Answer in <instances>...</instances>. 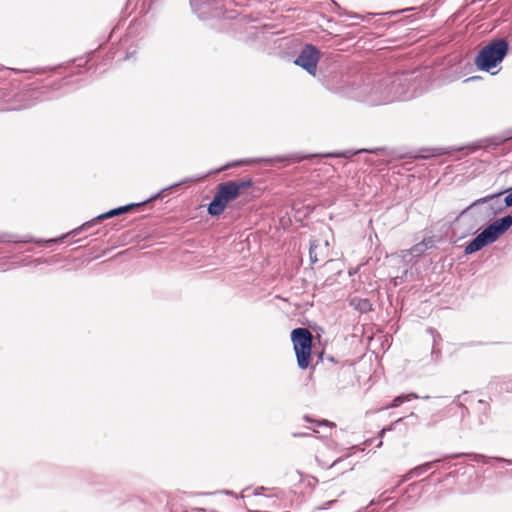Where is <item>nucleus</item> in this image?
I'll return each instance as SVG.
<instances>
[{"instance_id": "nucleus-31", "label": "nucleus", "mask_w": 512, "mask_h": 512, "mask_svg": "<svg viewBox=\"0 0 512 512\" xmlns=\"http://www.w3.org/2000/svg\"><path fill=\"white\" fill-rule=\"evenodd\" d=\"M376 14L374 13H368L366 16L362 17L361 15L357 13L349 14L350 18H356V19H362V20H369L370 18L374 17Z\"/></svg>"}, {"instance_id": "nucleus-2", "label": "nucleus", "mask_w": 512, "mask_h": 512, "mask_svg": "<svg viewBox=\"0 0 512 512\" xmlns=\"http://www.w3.org/2000/svg\"><path fill=\"white\" fill-rule=\"evenodd\" d=\"M432 70L429 67L415 68L385 77L387 104L395 101H407L422 95L431 85Z\"/></svg>"}, {"instance_id": "nucleus-17", "label": "nucleus", "mask_w": 512, "mask_h": 512, "mask_svg": "<svg viewBox=\"0 0 512 512\" xmlns=\"http://www.w3.org/2000/svg\"><path fill=\"white\" fill-rule=\"evenodd\" d=\"M349 306L358 311L361 314L372 311V303L367 298L352 297L349 300Z\"/></svg>"}, {"instance_id": "nucleus-34", "label": "nucleus", "mask_w": 512, "mask_h": 512, "mask_svg": "<svg viewBox=\"0 0 512 512\" xmlns=\"http://www.w3.org/2000/svg\"><path fill=\"white\" fill-rule=\"evenodd\" d=\"M385 494V492L379 497L378 500H375V499H372L370 502H369V506H373L375 504H380V503H384L388 500V498H384L383 495Z\"/></svg>"}, {"instance_id": "nucleus-43", "label": "nucleus", "mask_w": 512, "mask_h": 512, "mask_svg": "<svg viewBox=\"0 0 512 512\" xmlns=\"http://www.w3.org/2000/svg\"><path fill=\"white\" fill-rule=\"evenodd\" d=\"M93 54H94V51H90L88 55L91 56Z\"/></svg>"}, {"instance_id": "nucleus-6", "label": "nucleus", "mask_w": 512, "mask_h": 512, "mask_svg": "<svg viewBox=\"0 0 512 512\" xmlns=\"http://www.w3.org/2000/svg\"><path fill=\"white\" fill-rule=\"evenodd\" d=\"M512 227V216L505 215L486 226L473 239L465 243L464 254H474L497 241Z\"/></svg>"}, {"instance_id": "nucleus-37", "label": "nucleus", "mask_w": 512, "mask_h": 512, "mask_svg": "<svg viewBox=\"0 0 512 512\" xmlns=\"http://www.w3.org/2000/svg\"><path fill=\"white\" fill-rule=\"evenodd\" d=\"M132 31H133V27L130 26L125 40H123L121 43L122 46H124L128 42V37L132 34Z\"/></svg>"}, {"instance_id": "nucleus-45", "label": "nucleus", "mask_w": 512, "mask_h": 512, "mask_svg": "<svg viewBox=\"0 0 512 512\" xmlns=\"http://www.w3.org/2000/svg\"><path fill=\"white\" fill-rule=\"evenodd\" d=\"M157 1H158V0H151V2H152V3H155V2H157Z\"/></svg>"}, {"instance_id": "nucleus-1", "label": "nucleus", "mask_w": 512, "mask_h": 512, "mask_svg": "<svg viewBox=\"0 0 512 512\" xmlns=\"http://www.w3.org/2000/svg\"><path fill=\"white\" fill-rule=\"evenodd\" d=\"M89 61L87 57H79L73 60L77 69L76 74H81V68ZM75 72L71 71L68 75L57 80H36L30 83L27 89L16 90L7 87V84L0 86V111H16L27 109L37 102L47 101L60 97L67 92L69 85L78 82L74 80Z\"/></svg>"}, {"instance_id": "nucleus-12", "label": "nucleus", "mask_w": 512, "mask_h": 512, "mask_svg": "<svg viewBox=\"0 0 512 512\" xmlns=\"http://www.w3.org/2000/svg\"><path fill=\"white\" fill-rule=\"evenodd\" d=\"M193 12L202 20L212 18H233L223 7L220 0H189Z\"/></svg>"}, {"instance_id": "nucleus-21", "label": "nucleus", "mask_w": 512, "mask_h": 512, "mask_svg": "<svg viewBox=\"0 0 512 512\" xmlns=\"http://www.w3.org/2000/svg\"><path fill=\"white\" fill-rule=\"evenodd\" d=\"M511 135H512V129L507 130L505 132L504 137H493V138L489 139L488 141H489L490 145L500 146V145L504 144L505 142L512 140V138H510Z\"/></svg>"}, {"instance_id": "nucleus-16", "label": "nucleus", "mask_w": 512, "mask_h": 512, "mask_svg": "<svg viewBox=\"0 0 512 512\" xmlns=\"http://www.w3.org/2000/svg\"><path fill=\"white\" fill-rule=\"evenodd\" d=\"M420 396L414 392L407 393V394H400L391 401L390 404L386 405L384 409H390V408H397L401 406L402 404L411 401L412 399H419ZM421 399L427 400L430 399V396H422Z\"/></svg>"}, {"instance_id": "nucleus-29", "label": "nucleus", "mask_w": 512, "mask_h": 512, "mask_svg": "<svg viewBox=\"0 0 512 512\" xmlns=\"http://www.w3.org/2000/svg\"><path fill=\"white\" fill-rule=\"evenodd\" d=\"M416 473L414 472L413 468L410 469L405 475H403L402 479L399 481V484H402L408 480H410L413 477H416Z\"/></svg>"}, {"instance_id": "nucleus-20", "label": "nucleus", "mask_w": 512, "mask_h": 512, "mask_svg": "<svg viewBox=\"0 0 512 512\" xmlns=\"http://www.w3.org/2000/svg\"><path fill=\"white\" fill-rule=\"evenodd\" d=\"M233 182V186H237L238 193H241V190L247 189L253 186V180L251 177H244L240 180H231Z\"/></svg>"}, {"instance_id": "nucleus-7", "label": "nucleus", "mask_w": 512, "mask_h": 512, "mask_svg": "<svg viewBox=\"0 0 512 512\" xmlns=\"http://www.w3.org/2000/svg\"><path fill=\"white\" fill-rule=\"evenodd\" d=\"M502 196L503 192L498 191L474 200L469 206H467L459 213L457 219L463 217L469 212H472L483 216V220H491L498 214L502 213L505 209H507L505 206L504 198Z\"/></svg>"}, {"instance_id": "nucleus-33", "label": "nucleus", "mask_w": 512, "mask_h": 512, "mask_svg": "<svg viewBox=\"0 0 512 512\" xmlns=\"http://www.w3.org/2000/svg\"><path fill=\"white\" fill-rule=\"evenodd\" d=\"M337 500H330V501H327L325 502L323 505L321 506H318L316 509L317 510H326L328 508H330L334 503H336Z\"/></svg>"}, {"instance_id": "nucleus-18", "label": "nucleus", "mask_w": 512, "mask_h": 512, "mask_svg": "<svg viewBox=\"0 0 512 512\" xmlns=\"http://www.w3.org/2000/svg\"><path fill=\"white\" fill-rule=\"evenodd\" d=\"M471 457H472V460L476 463L492 464L493 462H495V463H505L507 465H512V459H506L503 457L486 456L483 454H472Z\"/></svg>"}, {"instance_id": "nucleus-38", "label": "nucleus", "mask_w": 512, "mask_h": 512, "mask_svg": "<svg viewBox=\"0 0 512 512\" xmlns=\"http://www.w3.org/2000/svg\"><path fill=\"white\" fill-rule=\"evenodd\" d=\"M457 473V470L453 471V472H450L448 474L445 475L444 479L443 480H446L448 479L449 477H454Z\"/></svg>"}, {"instance_id": "nucleus-42", "label": "nucleus", "mask_w": 512, "mask_h": 512, "mask_svg": "<svg viewBox=\"0 0 512 512\" xmlns=\"http://www.w3.org/2000/svg\"><path fill=\"white\" fill-rule=\"evenodd\" d=\"M368 507L369 505L367 507L359 509L358 512H368Z\"/></svg>"}, {"instance_id": "nucleus-25", "label": "nucleus", "mask_w": 512, "mask_h": 512, "mask_svg": "<svg viewBox=\"0 0 512 512\" xmlns=\"http://www.w3.org/2000/svg\"><path fill=\"white\" fill-rule=\"evenodd\" d=\"M500 191L503 192L505 206L507 208L512 207V186Z\"/></svg>"}, {"instance_id": "nucleus-32", "label": "nucleus", "mask_w": 512, "mask_h": 512, "mask_svg": "<svg viewBox=\"0 0 512 512\" xmlns=\"http://www.w3.org/2000/svg\"><path fill=\"white\" fill-rule=\"evenodd\" d=\"M480 148L479 145H476V144H471V145H467L465 147H461L458 149V151H462V150H468L469 153L471 152H475L477 151L478 149Z\"/></svg>"}, {"instance_id": "nucleus-14", "label": "nucleus", "mask_w": 512, "mask_h": 512, "mask_svg": "<svg viewBox=\"0 0 512 512\" xmlns=\"http://www.w3.org/2000/svg\"><path fill=\"white\" fill-rule=\"evenodd\" d=\"M464 454H451L446 455L442 458H438L432 461L425 462L421 465H418L413 468L414 472L416 473V477L421 476L422 474L426 473L427 471L431 469H450L452 467L451 461L463 456Z\"/></svg>"}, {"instance_id": "nucleus-36", "label": "nucleus", "mask_w": 512, "mask_h": 512, "mask_svg": "<svg viewBox=\"0 0 512 512\" xmlns=\"http://www.w3.org/2000/svg\"><path fill=\"white\" fill-rule=\"evenodd\" d=\"M316 423H317L318 426H323V425H325V426H328V425L334 426L335 425L334 423L329 422L328 420H319Z\"/></svg>"}, {"instance_id": "nucleus-35", "label": "nucleus", "mask_w": 512, "mask_h": 512, "mask_svg": "<svg viewBox=\"0 0 512 512\" xmlns=\"http://www.w3.org/2000/svg\"><path fill=\"white\" fill-rule=\"evenodd\" d=\"M423 241H426L425 250L432 248L434 246V241L432 238L424 239Z\"/></svg>"}, {"instance_id": "nucleus-15", "label": "nucleus", "mask_w": 512, "mask_h": 512, "mask_svg": "<svg viewBox=\"0 0 512 512\" xmlns=\"http://www.w3.org/2000/svg\"><path fill=\"white\" fill-rule=\"evenodd\" d=\"M426 480L427 479H422L420 481L409 484L402 496L403 502L410 505L415 504L421 498L423 491L422 483Z\"/></svg>"}, {"instance_id": "nucleus-41", "label": "nucleus", "mask_w": 512, "mask_h": 512, "mask_svg": "<svg viewBox=\"0 0 512 512\" xmlns=\"http://www.w3.org/2000/svg\"><path fill=\"white\" fill-rule=\"evenodd\" d=\"M304 420H305L306 422H314V421L310 418V416H308V415H305V416H304Z\"/></svg>"}, {"instance_id": "nucleus-23", "label": "nucleus", "mask_w": 512, "mask_h": 512, "mask_svg": "<svg viewBox=\"0 0 512 512\" xmlns=\"http://www.w3.org/2000/svg\"><path fill=\"white\" fill-rule=\"evenodd\" d=\"M268 490H269V491H273V493H272V494H270V495H268V496H267L268 498H273V497L278 498V497H279V494L281 493V492L277 491V489H275V488L270 489V488H266V487H264V486H259V487H257V488L254 490V493H253V494H254L255 496H262V495H263V492H264V491H268Z\"/></svg>"}, {"instance_id": "nucleus-40", "label": "nucleus", "mask_w": 512, "mask_h": 512, "mask_svg": "<svg viewBox=\"0 0 512 512\" xmlns=\"http://www.w3.org/2000/svg\"><path fill=\"white\" fill-rule=\"evenodd\" d=\"M341 461H342V458H338V459H336V460H335V461L330 465V467H334V466H336V465H337L339 462H341Z\"/></svg>"}, {"instance_id": "nucleus-4", "label": "nucleus", "mask_w": 512, "mask_h": 512, "mask_svg": "<svg viewBox=\"0 0 512 512\" xmlns=\"http://www.w3.org/2000/svg\"><path fill=\"white\" fill-rule=\"evenodd\" d=\"M246 162H247L246 160H237V161L229 162V163L225 164L224 166H222L221 168L213 171V173H218V172H221V171H225L227 169L239 166V165H241L243 163H246ZM210 174H212V172H210ZM208 175H209V173L205 174V175H202L200 177H197V178H185V179H183L182 181H180L178 183H175L173 185H170V186H167V187L161 189L159 192H157L156 194L152 195L151 197H149L148 199H146L143 202H140V203H130V204H126V205H123V206H119V207L110 209L109 211L104 212V213L94 217L93 219H91L89 221H86L85 223H83L79 227L71 230L67 234H63L62 236H60L58 238L47 240L46 243H62L63 240L65 238H67L68 236L75 237V236H77L78 234H80L83 231H88L91 227H93L94 225L100 223L103 220L110 219V218H113V217L120 216V215H123L125 213H128V212L134 210L138 206L144 205L146 203L152 202V201L160 198V196L163 195L167 191H170V190H172V189H174V188H176V187H178V186H180L182 184H185V183L202 180V179H204Z\"/></svg>"}, {"instance_id": "nucleus-5", "label": "nucleus", "mask_w": 512, "mask_h": 512, "mask_svg": "<svg viewBox=\"0 0 512 512\" xmlns=\"http://www.w3.org/2000/svg\"><path fill=\"white\" fill-rule=\"evenodd\" d=\"M508 52V40L505 38H496L489 41L478 51L474 63L478 70L495 75L498 73L499 69L496 71H493V69L502 63Z\"/></svg>"}, {"instance_id": "nucleus-30", "label": "nucleus", "mask_w": 512, "mask_h": 512, "mask_svg": "<svg viewBox=\"0 0 512 512\" xmlns=\"http://www.w3.org/2000/svg\"><path fill=\"white\" fill-rule=\"evenodd\" d=\"M414 9H415L414 7H410V8L401 9V10L388 11V12L383 13V15L394 16V15H398V14L404 13L406 11H412Z\"/></svg>"}, {"instance_id": "nucleus-39", "label": "nucleus", "mask_w": 512, "mask_h": 512, "mask_svg": "<svg viewBox=\"0 0 512 512\" xmlns=\"http://www.w3.org/2000/svg\"><path fill=\"white\" fill-rule=\"evenodd\" d=\"M294 437H305V436H309L308 433H294L293 434Z\"/></svg>"}, {"instance_id": "nucleus-24", "label": "nucleus", "mask_w": 512, "mask_h": 512, "mask_svg": "<svg viewBox=\"0 0 512 512\" xmlns=\"http://www.w3.org/2000/svg\"><path fill=\"white\" fill-rule=\"evenodd\" d=\"M478 410L483 414L480 418L481 424L484 423V419L488 418V410H489V404L485 400H479L478 401Z\"/></svg>"}, {"instance_id": "nucleus-11", "label": "nucleus", "mask_w": 512, "mask_h": 512, "mask_svg": "<svg viewBox=\"0 0 512 512\" xmlns=\"http://www.w3.org/2000/svg\"><path fill=\"white\" fill-rule=\"evenodd\" d=\"M383 151H384L383 148H375V149H371V150L360 149L357 151L345 150L343 152L325 153V154H301V153L295 152V153H290V154L283 155V156H276V157L272 158L271 160L278 161V162H286V163L290 164V163H299L301 161L316 158V157H320V158L342 157V158L349 159L359 153H373L376 155H382Z\"/></svg>"}, {"instance_id": "nucleus-28", "label": "nucleus", "mask_w": 512, "mask_h": 512, "mask_svg": "<svg viewBox=\"0 0 512 512\" xmlns=\"http://www.w3.org/2000/svg\"><path fill=\"white\" fill-rule=\"evenodd\" d=\"M404 420H412L411 423L412 424H416L417 420H418V416L415 414V413H410L407 417H403V418H399L397 419L392 425H395V424H398Z\"/></svg>"}, {"instance_id": "nucleus-3", "label": "nucleus", "mask_w": 512, "mask_h": 512, "mask_svg": "<svg viewBox=\"0 0 512 512\" xmlns=\"http://www.w3.org/2000/svg\"><path fill=\"white\" fill-rule=\"evenodd\" d=\"M385 87V77L376 78L357 73L345 76L338 90L347 98L377 106L387 104L386 99H390Z\"/></svg>"}, {"instance_id": "nucleus-26", "label": "nucleus", "mask_w": 512, "mask_h": 512, "mask_svg": "<svg viewBox=\"0 0 512 512\" xmlns=\"http://www.w3.org/2000/svg\"><path fill=\"white\" fill-rule=\"evenodd\" d=\"M426 241H422L420 243H417L411 248V253L416 256H420L423 254L425 250Z\"/></svg>"}, {"instance_id": "nucleus-9", "label": "nucleus", "mask_w": 512, "mask_h": 512, "mask_svg": "<svg viewBox=\"0 0 512 512\" xmlns=\"http://www.w3.org/2000/svg\"><path fill=\"white\" fill-rule=\"evenodd\" d=\"M290 337L297 365L301 370H306L311 363L313 335L307 328L298 327L291 331Z\"/></svg>"}, {"instance_id": "nucleus-46", "label": "nucleus", "mask_w": 512, "mask_h": 512, "mask_svg": "<svg viewBox=\"0 0 512 512\" xmlns=\"http://www.w3.org/2000/svg\"><path fill=\"white\" fill-rule=\"evenodd\" d=\"M510 138H512V135L510 136Z\"/></svg>"}, {"instance_id": "nucleus-8", "label": "nucleus", "mask_w": 512, "mask_h": 512, "mask_svg": "<svg viewBox=\"0 0 512 512\" xmlns=\"http://www.w3.org/2000/svg\"><path fill=\"white\" fill-rule=\"evenodd\" d=\"M40 243V241L35 240L32 237L24 236L22 238H17L14 235H1L0 236V243ZM7 252L0 251V271H7L12 268L20 267V266H38L42 263L50 264V262L44 258H35L30 259L28 257L20 258L18 255L8 256L6 255Z\"/></svg>"}, {"instance_id": "nucleus-44", "label": "nucleus", "mask_w": 512, "mask_h": 512, "mask_svg": "<svg viewBox=\"0 0 512 512\" xmlns=\"http://www.w3.org/2000/svg\"><path fill=\"white\" fill-rule=\"evenodd\" d=\"M37 73H38V74L42 73V70H41V69H38V70H37Z\"/></svg>"}, {"instance_id": "nucleus-19", "label": "nucleus", "mask_w": 512, "mask_h": 512, "mask_svg": "<svg viewBox=\"0 0 512 512\" xmlns=\"http://www.w3.org/2000/svg\"><path fill=\"white\" fill-rule=\"evenodd\" d=\"M427 332H429L433 337V346H432L431 356H432V358H434L437 361L441 355V351L438 348V345L442 340L441 335L437 332L436 329H434L432 327L427 328Z\"/></svg>"}, {"instance_id": "nucleus-27", "label": "nucleus", "mask_w": 512, "mask_h": 512, "mask_svg": "<svg viewBox=\"0 0 512 512\" xmlns=\"http://www.w3.org/2000/svg\"><path fill=\"white\" fill-rule=\"evenodd\" d=\"M137 52V46H130L127 47L125 56L123 58H120L121 60H129L131 59Z\"/></svg>"}, {"instance_id": "nucleus-22", "label": "nucleus", "mask_w": 512, "mask_h": 512, "mask_svg": "<svg viewBox=\"0 0 512 512\" xmlns=\"http://www.w3.org/2000/svg\"><path fill=\"white\" fill-rule=\"evenodd\" d=\"M319 247V243L317 240H311L310 241V244H309V259H310V262L311 264H315L318 262V257H317V248Z\"/></svg>"}, {"instance_id": "nucleus-10", "label": "nucleus", "mask_w": 512, "mask_h": 512, "mask_svg": "<svg viewBox=\"0 0 512 512\" xmlns=\"http://www.w3.org/2000/svg\"><path fill=\"white\" fill-rule=\"evenodd\" d=\"M237 186L232 181H226L216 186L213 199L207 206V213L211 217L220 216L227 208L228 203L239 197Z\"/></svg>"}, {"instance_id": "nucleus-13", "label": "nucleus", "mask_w": 512, "mask_h": 512, "mask_svg": "<svg viewBox=\"0 0 512 512\" xmlns=\"http://www.w3.org/2000/svg\"><path fill=\"white\" fill-rule=\"evenodd\" d=\"M320 55L321 51L317 46L311 43H306L294 59V64L301 67L309 75L315 76Z\"/></svg>"}]
</instances>
